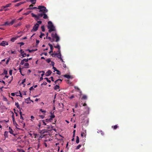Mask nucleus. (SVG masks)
Returning a JSON list of instances; mask_svg holds the SVG:
<instances>
[{
	"label": "nucleus",
	"instance_id": "nucleus-40",
	"mask_svg": "<svg viewBox=\"0 0 152 152\" xmlns=\"http://www.w3.org/2000/svg\"><path fill=\"white\" fill-rule=\"evenodd\" d=\"M48 45L50 47V49H51V50H52L53 49V45L51 44H50V43L48 44Z\"/></svg>",
	"mask_w": 152,
	"mask_h": 152
},
{
	"label": "nucleus",
	"instance_id": "nucleus-11",
	"mask_svg": "<svg viewBox=\"0 0 152 152\" xmlns=\"http://www.w3.org/2000/svg\"><path fill=\"white\" fill-rule=\"evenodd\" d=\"M52 72L50 70H49L46 73L45 75L46 76H48L52 73Z\"/></svg>",
	"mask_w": 152,
	"mask_h": 152
},
{
	"label": "nucleus",
	"instance_id": "nucleus-26",
	"mask_svg": "<svg viewBox=\"0 0 152 152\" xmlns=\"http://www.w3.org/2000/svg\"><path fill=\"white\" fill-rule=\"evenodd\" d=\"M59 88V86L57 85L55 86L54 87V89L55 90H57Z\"/></svg>",
	"mask_w": 152,
	"mask_h": 152
},
{
	"label": "nucleus",
	"instance_id": "nucleus-46",
	"mask_svg": "<svg viewBox=\"0 0 152 152\" xmlns=\"http://www.w3.org/2000/svg\"><path fill=\"white\" fill-rule=\"evenodd\" d=\"M46 61L48 63H49L51 61V60L50 58H48L46 60Z\"/></svg>",
	"mask_w": 152,
	"mask_h": 152
},
{
	"label": "nucleus",
	"instance_id": "nucleus-22",
	"mask_svg": "<svg viewBox=\"0 0 152 152\" xmlns=\"http://www.w3.org/2000/svg\"><path fill=\"white\" fill-rule=\"evenodd\" d=\"M40 123H41V124L42 123L43 125H46L47 124L45 123V120H42L40 121Z\"/></svg>",
	"mask_w": 152,
	"mask_h": 152
},
{
	"label": "nucleus",
	"instance_id": "nucleus-38",
	"mask_svg": "<svg viewBox=\"0 0 152 152\" xmlns=\"http://www.w3.org/2000/svg\"><path fill=\"white\" fill-rule=\"evenodd\" d=\"M81 146V145H78V146H77V147L75 149L76 150H77V149H79L80 148Z\"/></svg>",
	"mask_w": 152,
	"mask_h": 152
},
{
	"label": "nucleus",
	"instance_id": "nucleus-21",
	"mask_svg": "<svg viewBox=\"0 0 152 152\" xmlns=\"http://www.w3.org/2000/svg\"><path fill=\"white\" fill-rule=\"evenodd\" d=\"M27 1H30L32 4H35L36 2V0H27Z\"/></svg>",
	"mask_w": 152,
	"mask_h": 152
},
{
	"label": "nucleus",
	"instance_id": "nucleus-24",
	"mask_svg": "<svg viewBox=\"0 0 152 152\" xmlns=\"http://www.w3.org/2000/svg\"><path fill=\"white\" fill-rule=\"evenodd\" d=\"M15 105L16 106V107L20 109V108L19 106V105L18 102H15Z\"/></svg>",
	"mask_w": 152,
	"mask_h": 152
},
{
	"label": "nucleus",
	"instance_id": "nucleus-54",
	"mask_svg": "<svg viewBox=\"0 0 152 152\" xmlns=\"http://www.w3.org/2000/svg\"><path fill=\"white\" fill-rule=\"evenodd\" d=\"M40 111L43 113H46V111L45 110H43L42 109L40 110Z\"/></svg>",
	"mask_w": 152,
	"mask_h": 152
},
{
	"label": "nucleus",
	"instance_id": "nucleus-43",
	"mask_svg": "<svg viewBox=\"0 0 152 152\" xmlns=\"http://www.w3.org/2000/svg\"><path fill=\"white\" fill-rule=\"evenodd\" d=\"M29 66V64L28 63H26L24 64V66L26 67H28Z\"/></svg>",
	"mask_w": 152,
	"mask_h": 152
},
{
	"label": "nucleus",
	"instance_id": "nucleus-19",
	"mask_svg": "<svg viewBox=\"0 0 152 152\" xmlns=\"http://www.w3.org/2000/svg\"><path fill=\"white\" fill-rule=\"evenodd\" d=\"M9 132H10V133L11 134H12L14 135V134H13V131L12 129H11L10 127H9Z\"/></svg>",
	"mask_w": 152,
	"mask_h": 152
},
{
	"label": "nucleus",
	"instance_id": "nucleus-23",
	"mask_svg": "<svg viewBox=\"0 0 152 152\" xmlns=\"http://www.w3.org/2000/svg\"><path fill=\"white\" fill-rule=\"evenodd\" d=\"M58 54L54 52V53L51 54V55L53 56V57H55V56L58 55Z\"/></svg>",
	"mask_w": 152,
	"mask_h": 152
},
{
	"label": "nucleus",
	"instance_id": "nucleus-18",
	"mask_svg": "<svg viewBox=\"0 0 152 152\" xmlns=\"http://www.w3.org/2000/svg\"><path fill=\"white\" fill-rule=\"evenodd\" d=\"M46 39H48L51 42H52L54 41V40L51 38V37H48V36H46Z\"/></svg>",
	"mask_w": 152,
	"mask_h": 152
},
{
	"label": "nucleus",
	"instance_id": "nucleus-28",
	"mask_svg": "<svg viewBox=\"0 0 152 152\" xmlns=\"http://www.w3.org/2000/svg\"><path fill=\"white\" fill-rule=\"evenodd\" d=\"M82 99H87V96L86 95L83 96L82 98Z\"/></svg>",
	"mask_w": 152,
	"mask_h": 152
},
{
	"label": "nucleus",
	"instance_id": "nucleus-1",
	"mask_svg": "<svg viewBox=\"0 0 152 152\" xmlns=\"http://www.w3.org/2000/svg\"><path fill=\"white\" fill-rule=\"evenodd\" d=\"M48 28L49 29L48 31L49 33H50L52 31H56L55 27L53 26L51 21H48Z\"/></svg>",
	"mask_w": 152,
	"mask_h": 152
},
{
	"label": "nucleus",
	"instance_id": "nucleus-42",
	"mask_svg": "<svg viewBox=\"0 0 152 152\" xmlns=\"http://www.w3.org/2000/svg\"><path fill=\"white\" fill-rule=\"evenodd\" d=\"M54 48L58 49H59L60 48V46L59 45H58L57 46H54Z\"/></svg>",
	"mask_w": 152,
	"mask_h": 152
},
{
	"label": "nucleus",
	"instance_id": "nucleus-10",
	"mask_svg": "<svg viewBox=\"0 0 152 152\" xmlns=\"http://www.w3.org/2000/svg\"><path fill=\"white\" fill-rule=\"evenodd\" d=\"M62 80L61 79H58L55 81V84L57 83L58 85L60 84L61 83Z\"/></svg>",
	"mask_w": 152,
	"mask_h": 152
},
{
	"label": "nucleus",
	"instance_id": "nucleus-9",
	"mask_svg": "<svg viewBox=\"0 0 152 152\" xmlns=\"http://www.w3.org/2000/svg\"><path fill=\"white\" fill-rule=\"evenodd\" d=\"M28 61V58L24 59L23 60H22L20 62V64L21 65H23L24 64V62H27Z\"/></svg>",
	"mask_w": 152,
	"mask_h": 152
},
{
	"label": "nucleus",
	"instance_id": "nucleus-29",
	"mask_svg": "<svg viewBox=\"0 0 152 152\" xmlns=\"http://www.w3.org/2000/svg\"><path fill=\"white\" fill-rule=\"evenodd\" d=\"M21 25V23L20 22L19 23H18V24H16V25H15L14 26L15 27H17L18 26H20V25Z\"/></svg>",
	"mask_w": 152,
	"mask_h": 152
},
{
	"label": "nucleus",
	"instance_id": "nucleus-12",
	"mask_svg": "<svg viewBox=\"0 0 152 152\" xmlns=\"http://www.w3.org/2000/svg\"><path fill=\"white\" fill-rule=\"evenodd\" d=\"M55 117V115H52L50 116V118L49 119L50 122H51L53 118Z\"/></svg>",
	"mask_w": 152,
	"mask_h": 152
},
{
	"label": "nucleus",
	"instance_id": "nucleus-63",
	"mask_svg": "<svg viewBox=\"0 0 152 152\" xmlns=\"http://www.w3.org/2000/svg\"><path fill=\"white\" fill-rule=\"evenodd\" d=\"M20 52L21 54H23V53H24V52L23 51L22 49H20Z\"/></svg>",
	"mask_w": 152,
	"mask_h": 152
},
{
	"label": "nucleus",
	"instance_id": "nucleus-45",
	"mask_svg": "<svg viewBox=\"0 0 152 152\" xmlns=\"http://www.w3.org/2000/svg\"><path fill=\"white\" fill-rule=\"evenodd\" d=\"M45 79L46 80H47V81L49 83H50L51 82V81L50 80H49L48 78L47 77H46L45 78Z\"/></svg>",
	"mask_w": 152,
	"mask_h": 152
},
{
	"label": "nucleus",
	"instance_id": "nucleus-52",
	"mask_svg": "<svg viewBox=\"0 0 152 152\" xmlns=\"http://www.w3.org/2000/svg\"><path fill=\"white\" fill-rule=\"evenodd\" d=\"M74 88L75 89H77L78 91L80 90L79 88L76 86H75Z\"/></svg>",
	"mask_w": 152,
	"mask_h": 152
},
{
	"label": "nucleus",
	"instance_id": "nucleus-61",
	"mask_svg": "<svg viewBox=\"0 0 152 152\" xmlns=\"http://www.w3.org/2000/svg\"><path fill=\"white\" fill-rule=\"evenodd\" d=\"M29 13V12H27L26 13H24L23 15H28Z\"/></svg>",
	"mask_w": 152,
	"mask_h": 152
},
{
	"label": "nucleus",
	"instance_id": "nucleus-56",
	"mask_svg": "<svg viewBox=\"0 0 152 152\" xmlns=\"http://www.w3.org/2000/svg\"><path fill=\"white\" fill-rule=\"evenodd\" d=\"M20 1V0H15L13 1L12 2L13 3H15Z\"/></svg>",
	"mask_w": 152,
	"mask_h": 152
},
{
	"label": "nucleus",
	"instance_id": "nucleus-30",
	"mask_svg": "<svg viewBox=\"0 0 152 152\" xmlns=\"http://www.w3.org/2000/svg\"><path fill=\"white\" fill-rule=\"evenodd\" d=\"M44 14V13H39L38 14V15L39 16V17L40 18V17H42L43 16V15Z\"/></svg>",
	"mask_w": 152,
	"mask_h": 152
},
{
	"label": "nucleus",
	"instance_id": "nucleus-16",
	"mask_svg": "<svg viewBox=\"0 0 152 152\" xmlns=\"http://www.w3.org/2000/svg\"><path fill=\"white\" fill-rule=\"evenodd\" d=\"M12 119L14 124H15L16 125H18V124L15 120V118L13 115H12Z\"/></svg>",
	"mask_w": 152,
	"mask_h": 152
},
{
	"label": "nucleus",
	"instance_id": "nucleus-2",
	"mask_svg": "<svg viewBox=\"0 0 152 152\" xmlns=\"http://www.w3.org/2000/svg\"><path fill=\"white\" fill-rule=\"evenodd\" d=\"M45 128L48 129H44V130H42L41 131V133L44 134L45 133H49V134H50V133L52 130V129H53V126L51 125H46Z\"/></svg>",
	"mask_w": 152,
	"mask_h": 152
},
{
	"label": "nucleus",
	"instance_id": "nucleus-49",
	"mask_svg": "<svg viewBox=\"0 0 152 152\" xmlns=\"http://www.w3.org/2000/svg\"><path fill=\"white\" fill-rule=\"evenodd\" d=\"M47 84V83L45 82H44L42 83L41 84V85H46Z\"/></svg>",
	"mask_w": 152,
	"mask_h": 152
},
{
	"label": "nucleus",
	"instance_id": "nucleus-8",
	"mask_svg": "<svg viewBox=\"0 0 152 152\" xmlns=\"http://www.w3.org/2000/svg\"><path fill=\"white\" fill-rule=\"evenodd\" d=\"M86 133V130H83L81 132V136L82 137H83L84 136L85 137Z\"/></svg>",
	"mask_w": 152,
	"mask_h": 152
},
{
	"label": "nucleus",
	"instance_id": "nucleus-64",
	"mask_svg": "<svg viewBox=\"0 0 152 152\" xmlns=\"http://www.w3.org/2000/svg\"><path fill=\"white\" fill-rule=\"evenodd\" d=\"M74 97V95H72L69 98L70 99H72Z\"/></svg>",
	"mask_w": 152,
	"mask_h": 152
},
{
	"label": "nucleus",
	"instance_id": "nucleus-3",
	"mask_svg": "<svg viewBox=\"0 0 152 152\" xmlns=\"http://www.w3.org/2000/svg\"><path fill=\"white\" fill-rule=\"evenodd\" d=\"M38 9L40 10L39 11V12H41L43 13H46L48 11L46 7L43 6H38Z\"/></svg>",
	"mask_w": 152,
	"mask_h": 152
},
{
	"label": "nucleus",
	"instance_id": "nucleus-55",
	"mask_svg": "<svg viewBox=\"0 0 152 152\" xmlns=\"http://www.w3.org/2000/svg\"><path fill=\"white\" fill-rule=\"evenodd\" d=\"M45 122H47V123H48V122H49V119H46L45 120Z\"/></svg>",
	"mask_w": 152,
	"mask_h": 152
},
{
	"label": "nucleus",
	"instance_id": "nucleus-4",
	"mask_svg": "<svg viewBox=\"0 0 152 152\" xmlns=\"http://www.w3.org/2000/svg\"><path fill=\"white\" fill-rule=\"evenodd\" d=\"M52 39L54 40V41H55L56 42H58L60 39L59 37L57 35L56 33H52L51 34Z\"/></svg>",
	"mask_w": 152,
	"mask_h": 152
},
{
	"label": "nucleus",
	"instance_id": "nucleus-44",
	"mask_svg": "<svg viewBox=\"0 0 152 152\" xmlns=\"http://www.w3.org/2000/svg\"><path fill=\"white\" fill-rule=\"evenodd\" d=\"M58 54H59L60 55V56H61V50H60V48L59 49H58Z\"/></svg>",
	"mask_w": 152,
	"mask_h": 152
},
{
	"label": "nucleus",
	"instance_id": "nucleus-48",
	"mask_svg": "<svg viewBox=\"0 0 152 152\" xmlns=\"http://www.w3.org/2000/svg\"><path fill=\"white\" fill-rule=\"evenodd\" d=\"M57 72V74L58 75H60L61 74V72L59 71L58 70H57V71H56Z\"/></svg>",
	"mask_w": 152,
	"mask_h": 152
},
{
	"label": "nucleus",
	"instance_id": "nucleus-15",
	"mask_svg": "<svg viewBox=\"0 0 152 152\" xmlns=\"http://www.w3.org/2000/svg\"><path fill=\"white\" fill-rule=\"evenodd\" d=\"M30 98L28 97L25 99V103H26L27 104L30 103V102H29V101H30Z\"/></svg>",
	"mask_w": 152,
	"mask_h": 152
},
{
	"label": "nucleus",
	"instance_id": "nucleus-41",
	"mask_svg": "<svg viewBox=\"0 0 152 152\" xmlns=\"http://www.w3.org/2000/svg\"><path fill=\"white\" fill-rule=\"evenodd\" d=\"M8 134V132L7 131H5L4 133V135L5 137H7V135Z\"/></svg>",
	"mask_w": 152,
	"mask_h": 152
},
{
	"label": "nucleus",
	"instance_id": "nucleus-58",
	"mask_svg": "<svg viewBox=\"0 0 152 152\" xmlns=\"http://www.w3.org/2000/svg\"><path fill=\"white\" fill-rule=\"evenodd\" d=\"M19 44H20V46L24 45V43L23 42H20L19 43Z\"/></svg>",
	"mask_w": 152,
	"mask_h": 152
},
{
	"label": "nucleus",
	"instance_id": "nucleus-31",
	"mask_svg": "<svg viewBox=\"0 0 152 152\" xmlns=\"http://www.w3.org/2000/svg\"><path fill=\"white\" fill-rule=\"evenodd\" d=\"M37 50V49L35 50H30L28 49V50H27L28 51L29 53H31V52H32L34 51H35Z\"/></svg>",
	"mask_w": 152,
	"mask_h": 152
},
{
	"label": "nucleus",
	"instance_id": "nucleus-33",
	"mask_svg": "<svg viewBox=\"0 0 152 152\" xmlns=\"http://www.w3.org/2000/svg\"><path fill=\"white\" fill-rule=\"evenodd\" d=\"M39 73H40L41 72H42V74H41V76L43 77V75H44L45 74V72L44 71H39Z\"/></svg>",
	"mask_w": 152,
	"mask_h": 152
},
{
	"label": "nucleus",
	"instance_id": "nucleus-51",
	"mask_svg": "<svg viewBox=\"0 0 152 152\" xmlns=\"http://www.w3.org/2000/svg\"><path fill=\"white\" fill-rule=\"evenodd\" d=\"M12 70H10L9 71V74L11 75H12Z\"/></svg>",
	"mask_w": 152,
	"mask_h": 152
},
{
	"label": "nucleus",
	"instance_id": "nucleus-39",
	"mask_svg": "<svg viewBox=\"0 0 152 152\" xmlns=\"http://www.w3.org/2000/svg\"><path fill=\"white\" fill-rule=\"evenodd\" d=\"M45 35V34H44L42 33L41 32V34L39 36V37L40 38H42V37L44 36Z\"/></svg>",
	"mask_w": 152,
	"mask_h": 152
},
{
	"label": "nucleus",
	"instance_id": "nucleus-35",
	"mask_svg": "<svg viewBox=\"0 0 152 152\" xmlns=\"http://www.w3.org/2000/svg\"><path fill=\"white\" fill-rule=\"evenodd\" d=\"M23 3V2H20L19 3H18L16 5H15V6L16 7H18L21 4H22Z\"/></svg>",
	"mask_w": 152,
	"mask_h": 152
},
{
	"label": "nucleus",
	"instance_id": "nucleus-37",
	"mask_svg": "<svg viewBox=\"0 0 152 152\" xmlns=\"http://www.w3.org/2000/svg\"><path fill=\"white\" fill-rule=\"evenodd\" d=\"M15 21V20H12L10 23V25H12L14 23Z\"/></svg>",
	"mask_w": 152,
	"mask_h": 152
},
{
	"label": "nucleus",
	"instance_id": "nucleus-32",
	"mask_svg": "<svg viewBox=\"0 0 152 152\" xmlns=\"http://www.w3.org/2000/svg\"><path fill=\"white\" fill-rule=\"evenodd\" d=\"M118 127V126L117 125H115L114 126H112V128H113L114 129H116Z\"/></svg>",
	"mask_w": 152,
	"mask_h": 152
},
{
	"label": "nucleus",
	"instance_id": "nucleus-60",
	"mask_svg": "<svg viewBox=\"0 0 152 152\" xmlns=\"http://www.w3.org/2000/svg\"><path fill=\"white\" fill-rule=\"evenodd\" d=\"M39 40H36V43L37 45H38L39 43Z\"/></svg>",
	"mask_w": 152,
	"mask_h": 152
},
{
	"label": "nucleus",
	"instance_id": "nucleus-27",
	"mask_svg": "<svg viewBox=\"0 0 152 152\" xmlns=\"http://www.w3.org/2000/svg\"><path fill=\"white\" fill-rule=\"evenodd\" d=\"M79 142V137L77 136L76 137V142L77 143H78Z\"/></svg>",
	"mask_w": 152,
	"mask_h": 152
},
{
	"label": "nucleus",
	"instance_id": "nucleus-13",
	"mask_svg": "<svg viewBox=\"0 0 152 152\" xmlns=\"http://www.w3.org/2000/svg\"><path fill=\"white\" fill-rule=\"evenodd\" d=\"M64 77L68 79H69L70 78H71V79L72 78V77L71 76H70L68 74L65 75H64Z\"/></svg>",
	"mask_w": 152,
	"mask_h": 152
},
{
	"label": "nucleus",
	"instance_id": "nucleus-53",
	"mask_svg": "<svg viewBox=\"0 0 152 152\" xmlns=\"http://www.w3.org/2000/svg\"><path fill=\"white\" fill-rule=\"evenodd\" d=\"M53 69L54 70V72H55V71H57V70H58L55 67H54V66L53 67Z\"/></svg>",
	"mask_w": 152,
	"mask_h": 152
},
{
	"label": "nucleus",
	"instance_id": "nucleus-5",
	"mask_svg": "<svg viewBox=\"0 0 152 152\" xmlns=\"http://www.w3.org/2000/svg\"><path fill=\"white\" fill-rule=\"evenodd\" d=\"M39 26V24L37 23H36L34 26L33 29L31 30V32L37 31L38 29Z\"/></svg>",
	"mask_w": 152,
	"mask_h": 152
},
{
	"label": "nucleus",
	"instance_id": "nucleus-17",
	"mask_svg": "<svg viewBox=\"0 0 152 152\" xmlns=\"http://www.w3.org/2000/svg\"><path fill=\"white\" fill-rule=\"evenodd\" d=\"M3 26H10V23H9L8 22H6L3 25Z\"/></svg>",
	"mask_w": 152,
	"mask_h": 152
},
{
	"label": "nucleus",
	"instance_id": "nucleus-57",
	"mask_svg": "<svg viewBox=\"0 0 152 152\" xmlns=\"http://www.w3.org/2000/svg\"><path fill=\"white\" fill-rule=\"evenodd\" d=\"M39 116L42 118L43 119L45 117V116L44 115H39Z\"/></svg>",
	"mask_w": 152,
	"mask_h": 152
},
{
	"label": "nucleus",
	"instance_id": "nucleus-36",
	"mask_svg": "<svg viewBox=\"0 0 152 152\" xmlns=\"http://www.w3.org/2000/svg\"><path fill=\"white\" fill-rule=\"evenodd\" d=\"M41 29H42V31H45V27L44 26H42L41 27Z\"/></svg>",
	"mask_w": 152,
	"mask_h": 152
},
{
	"label": "nucleus",
	"instance_id": "nucleus-25",
	"mask_svg": "<svg viewBox=\"0 0 152 152\" xmlns=\"http://www.w3.org/2000/svg\"><path fill=\"white\" fill-rule=\"evenodd\" d=\"M44 14L43 15V18L45 19H46L48 18V16L46 14V13H44Z\"/></svg>",
	"mask_w": 152,
	"mask_h": 152
},
{
	"label": "nucleus",
	"instance_id": "nucleus-6",
	"mask_svg": "<svg viewBox=\"0 0 152 152\" xmlns=\"http://www.w3.org/2000/svg\"><path fill=\"white\" fill-rule=\"evenodd\" d=\"M31 15L33 17L35 18V19L36 21H37L40 18L38 15H36L33 13H32Z\"/></svg>",
	"mask_w": 152,
	"mask_h": 152
},
{
	"label": "nucleus",
	"instance_id": "nucleus-47",
	"mask_svg": "<svg viewBox=\"0 0 152 152\" xmlns=\"http://www.w3.org/2000/svg\"><path fill=\"white\" fill-rule=\"evenodd\" d=\"M57 57H58L59 59H60L62 61V62H64V61H63V60L62 59V58L61 57V56H60V57L57 56Z\"/></svg>",
	"mask_w": 152,
	"mask_h": 152
},
{
	"label": "nucleus",
	"instance_id": "nucleus-14",
	"mask_svg": "<svg viewBox=\"0 0 152 152\" xmlns=\"http://www.w3.org/2000/svg\"><path fill=\"white\" fill-rule=\"evenodd\" d=\"M11 4V3L9 4H7L5 6H3L2 7L4 8H7V7H10V6Z\"/></svg>",
	"mask_w": 152,
	"mask_h": 152
},
{
	"label": "nucleus",
	"instance_id": "nucleus-7",
	"mask_svg": "<svg viewBox=\"0 0 152 152\" xmlns=\"http://www.w3.org/2000/svg\"><path fill=\"white\" fill-rule=\"evenodd\" d=\"M8 43L7 42L5 41H3L2 42L0 43V45L5 46V45H8Z\"/></svg>",
	"mask_w": 152,
	"mask_h": 152
},
{
	"label": "nucleus",
	"instance_id": "nucleus-59",
	"mask_svg": "<svg viewBox=\"0 0 152 152\" xmlns=\"http://www.w3.org/2000/svg\"><path fill=\"white\" fill-rule=\"evenodd\" d=\"M37 23L39 25L42 23V22L41 21H37Z\"/></svg>",
	"mask_w": 152,
	"mask_h": 152
},
{
	"label": "nucleus",
	"instance_id": "nucleus-34",
	"mask_svg": "<svg viewBox=\"0 0 152 152\" xmlns=\"http://www.w3.org/2000/svg\"><path fill=\"white\" fill-rule=\"evenodd\" d=\"M7 70L5 69H4V72L2 73V75H7Z\"/></svg>",
	"mask_w": 152,
	"mask_h": 152
},
{
	"label": "nucleus",
	"instance_id": "nucleus-20",
	"mask_svg": "<svg viewBox=\"0 0 152 152\" xmlns=\"http://www.w3.org/2000/svg\"><path fill=\"white\" fill-rule=\"evenodd\" d=\"M18 37H13L10 39L11 41L13 42L17 39Z\"/></svg>",
	"mask_w": 152,
	"mask_h": 152
},
{
	"label": "nucleus",
	"instance_id": "nucleus-62",
	"mask_svg": "<svg viewBox=\"0 0 152 152\" xmlns=\"http://www.w3.org/2000/svg\"><path fill=\"white\" fill-rule=\"evenodd\" d=\"M34 89V88H33V86H32L30 87V88L29 89V90L30 91Z\"/></svg>",
	"mask_w": 152,
	"mask_h": 152
},
{
	"label": "nucleus",
	"instance_id": "nucleus-50",
	"mask_svg": "<svg viewBox=\"0 0 152 152\" xmlns=\"http://www.w3.org/2000/svg\"><path fill=\"white\" fill-rule=\"evenodd\" d=\"M26 56V53H23L22 54V56L23 57H25Z\"/></svg>",
	"mask_w": 152,
	"mask_h": 152
}]
</instances>
